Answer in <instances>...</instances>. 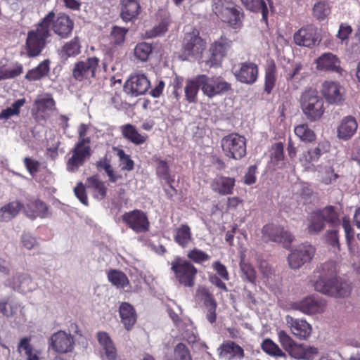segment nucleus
<instances>
[{
    "label": "nucleus",
    "instance_id": "58",
    "mask_svg": "<svg viewBox=\"0 0 360 360\" xmlns=\"http://www.w3.org/2000/svg\"><path fill=\"white\" fill-rule=\"evenodd\" d=\"M188 257L195 262H201L209 259V255L204 252L194 249L188 254Z\"/></svg>",
    "mask_w": 360,
    "mask_h": 360
},
{
    "label": "nucleus",
    "instance_id": "17",
    "mask_svg": "<svg viewBox=\"0 0 360 360\" xmlns=\"http://www.w3.org/2000/svg\"><path fill=\"white\" fill-rule=\"evenodd\" d=\"M292 334L300 340H306L311 333V326L304 320L295 319L288 315L285 318Z\"/></svg>",
    "mask_w": 360,
    "mask_h": 360
},
{
    "label": "nucleus",
    "instance_id": "2",
    "mask_svg": "<svg viewBox=\"0 0 360 360\" xmlns=\"http://www.w3.org/2000/svg\"><path fill=\"white\" fill-rule=\"evenodd\" d=\"M336 264L327 261L317 266L309 276L308 283L314 290L334 297H345L349 295L350 285L336 278Z\"/></svg>",
    "mask_w": 360,
    "mask_h": 360
},
{
    "label": "nucleus",
    "instance_id": "13",
    "mask_svg": "<svg viewBox=\"0 0 360 360\" xmlns=\"http://www.w3.org/2000/svg\"><path fill=\"white\" fill-rule=\"evenodd\" d=\"M50 346L55 352L66 354L72 351L75 341L73 336L63 330H59L51 337Z\"/></svg>",
    "mask_w": 360,
    "mask_h": 360
},
{
    "label": "nucleus",
    "instance_id": "10",
    "mask_svg": "<svg viewBox=\"0 0 360 360\" xmlns=\"http://www.w3.org/2000/svg\"><path fill=\"white\" fill-rule=\"evenodd\" d=\"M122 220L127 226L134 232L139 233L149 230V221L146 214L140 210H134L125 212L122 216Z\"/></svg>",
    "mask_w": 360,
    "mask_h": 360
},
{
    "label": "nucleus",
    "instance_id": "24",
    "mask_svg": "<svg viewBox=\"0 0 360 360\" xmlns=\"http://www.w3.org/2000/svg\"><path fill=\"white\" fill-rule=\"evenodd\" d=\"M317 68L325 71H333L340 73V62L335 55L325 53L316 59Z\"/></svg>",
    "mask_w": 360,
    "mask_h": 360
},
{
    "label": "nucleus",
    "instance_id": "53",
    "mask_svg": "<svg viewBox=\"0 0 360 360\" xmlns=\"http://www.w3.org/2000/svg\"><path fill=\"white\" fill-rule=\"evenodd\" d=\"M324 221L321 219H318V214H314L312 220L308 226V232L310 234H316L324 229Z\"/></svg>",
    "mask_w": 360,
    "mask_h": 360
},
{
    "label": "nucleus",
    "instance_id": "12",
    "mask_svg": "<svg viewBox=\"0 0 360 360\" xmlns=\"http://www.w3.org/2000/svg\"><path fill=\"white\" fill-rule=\"evenodd\" d=\"M172 269L175 271L180 283L188 287H192L194 285L197 270L189 262L180 261L176 264H172Z\"/></svg>",
    "mask_w": 360,
    "mask_h": 360
},
{
    "label": "nucleus",
    "instance_id": "26",
    "mask_svg": "<svg viewBox=\"0 0 360 360\" xmlns=\"http://www.w3.org/2000/svg\"><path fill=\"white\" fill-rule=\"evenodd\" d=\"M96 337L102 349L105 352L106 358L108 360H115L117 358V349L109 335L106 332L99 331L97 333Z\"/></svg>",
    "mask_w": 360,
    "mask_h": 360
},
{
    "label": "nucleus",
    "instance_id": "59",
    "mask_svg": "<svg viewBox=\"0 0 360 360\" xmlns=\"http://www.w3.org/2000/svg\"><path fill=\"white\" fill-rule=\"evenodd\" d=\"M322 150L323 147L320 143L314 148L309 150L307 155H305L306 161L311 162L317 160L321 155Z\"/></svg>",
    "mask_w": 360,
    "mask_h": 360
},
{
    "label": "nucleus",
    "instance_id": "34",
    "mask_svg": "<svg viewBox=\"0 0 360 360\" xmlns=\"http://www.w3.org/2000/svg\"><path fill=\"white\" fill-rule=\"evenodd\" d=\"M278 233H282V226L269 224L265 225L262 229V238L265 243L269 241L276 242L279 240Z\"/></svg>",
    "mask_w": 360,
    "mask_h": 360
},
{
    "label": "nucleus",
    "instance_id": "9",
    "mask_svg": "<svg viewBox=\"0 0 360 360\" xmlns=\"http://www.w3.org/2000/svg\"><path fill=\"white\" fill-rule=\"evenodd\" d=\"M90 138L79 141L72 149V155L68 161V168L70 171L77 170L82 166L86 158L91 155Z\"/></svg>",
    "mask_w": 360,
    "mask_h": 360
},
{
    "label": "nucleus",
    "instance_id": "48",
    "mask_svg": "<svg viewBox=\"0 0 360 360\" xmlns=\"http://www.w3.org/2000/svg\"><path fill=\"white\" fill-rule=\"evenodd\" d=\"M199 87H201V84L198 81V77L194 80L188 82L185 86V95L188 101H195Z\"/></svg>",
    "mask_w": 360,
    "mask_h": 360
},
{
    "label": "nucleus",
    "instance_id": "27",
    "mask_svg": "<svg viewBox=\"0 0 360 360\" xmlns=\"http://www.w3.org/2000/svg\"><path fill=\"white\" fill-rule=\"evenodd\" d=\"M140 10L138 0H122L121 18L125 22L136 18Z\"/></svg>",
    "mask_w": 360,
    "mask_h": 360
},
{
    "label": "nucleus",
    "instance_id": "57",
    "mask_svg": "<svg viewBox=\"0 0 360 360\" xmlns=\"http://www.w3.org/2000/svg\"><path fill=\"white\" fill-rule=\"evenodd\" d=\"M278 235L280 240H276V243H282L284 248H288L294 240V236L292 233L288 230H285L283 226L282 233H278Z\"/></svg>",
    "mask_w": 360,
    "mask_h": 360
},
{
    "label": "nucleus",
    "instance_id": "32",
    "mask_svg": "<svg viewBox=\"0 0 360 360\" xmlns=\"http://www.w3.org/2000/svg\"><path fill=\"white\" fill-rule=\"evenodd\" d=\"M86 186L89 188L94 190L96 198L103 199L106 195L107 188L98 176L94 175L87 178Z\"/></svg>",
    "mask_w": 360,
    "mask_h": 360
},
{
    "label": "nucleus",
    "instance_id": "61",
    "mask_svg": "<svg viewBox=\"0 0 360 360\" xmlns=\"http://www.w3.org/2000/svg\"><path fill=\"white\" fill-rule=\"evenodd\" d=\"M273 152L271 153V158L274 159L276 162L283 160V144L281 142H278L274 144L272 148Z\"/></svg>",
    "mask_w": 360,
    "mask_h": 360
},
{
    "label": "nucleus",
    "instance_id": "30",
    "mask_svg": "<svg viewBox=\"0 0 360 360\" xmlns=\"http://www.w3.org/2000/svg\"><path fill=\"white\" fill-rule=\"evenodd\" d=\"M120 130L124 139L136 145H141L146 140V136L139 134L136 127L131 124L121 126Z\"/></svg>",
    "mask_w": 360,
    "mask_h": 360
},
{
    "label": "nucleus",
    "instance_id": "6",
    "mask_svg": "<svg viewBox=\"0 0 360 360\" xmlns=\"http://www.w3.org/2000/svg\"><path fill=\"white\" fill-rule=\"evenodd\" d=\"M213 11L221 20L228 23L233 28L241 26V15L240 11L231 6L226 0H217L213 3Z\"/></svg>",
    "mask_w": 360,
    "mask_h": 360
},
{
    "label": "nucleus",
    "instance_id": "15",
    "mask_svg": "<svg viewBox=\"0 0 360 360\" xmlns=\"http://www.w3.org/2000/svg\"><path fill=\"white\" fill-rule=\"evenodd\" d=\"M149 87L150 82L144 75H135L130 76L124 89L127 94L137 96L146 92Z\"/></svg>",
    "mask_w": 360,
    "mask_h": 360
},
{
    "label": "nucleus",
    "instance_id": "16",
    "mask_svg": "<svg viewBox=\"0 0 360 360\" xmlns=\"http://www.w3.org/2000/svg\"><path fill=\"white\" fill-rule=\"evenodd\" d=\"M294 41L299 46L312 47L320 41L316 29L312 26L301 28L294 35Z\"/></svg>",
    "mask_w": 360,
    "mask_h": 360
},
{
    "label": "nucleus",
    "instance_id": "60",
    "mask_svg": "<svg viewBox=\"0 0 360 360\" xmlns=\"http://www.w3.org/2000/svg\"><path fill=\"white\" fill-rule=\"evenodd\" d=\"M287 352L290 354V356L295 359H305L306 352L302 348V345H297L295 343V345H293Z\"/></svg>",
    "mask_w": 360,
    "mask_h": 360
},
{
    "label": "nucleus",
    "instance_id": "63",
    "mask_svg": "<svg viewBox=\"0 0 360 360\" xmlns=\"http://www.w3.org/2000/svg\"><path fill=\"white\" fill-rule=\"evenodd\" d=\"M202 299L204 302V304L207 307V309L212 307H217V303L214 301L212 295L206 290H204L202 292Z\"/></svg>",
    "mask_w": 360,
    "mask_h": 360
},
{
    "label": "nucleus",
    "instance_id": "41",
    "mask_svg": "<svg viewBox=\"0 0 360 360\" xmlns=\"http://www.w3.org/2000/svg\"><path fill=\"white\" fill-rule=\"evenodd\" d=\"M81 45L77 37L65 43L61 49V52L67 57H75L80 53Z\"/></svg>",
    "mask_w": 360,
    "mask_h": 360
},
{
    "label": "nucleus",
    "instance_id": "50",
    "mask_svg": "<svg viewBox=\"0 0 360 360\" xmlns=\"http://www.w3.org/2000/svg\"><path fill=\"white\" fill-rule=\"evenodd\" d=\"M276 82V67L269 66L266 70L264 91L269 94L272 91Z\"/></svg>",
    "mask_w": 360,
    "mask_h": 360
},
{
    "label": "nucleus",
    "instance_id": "11",
    "mask_svg": "<svg viewBox=\"0 0 360 360\" xmlns=\"http://www.w3.org/2000/svg\"><path fill=\"white\" fill-rule=\"evenodd\" d=\"M99 61L96 57H90L76 63L72 70L73 77L78 81L95 77Z\"/></svg>",
    "mask_w": 360,
    "mask_h": 360
},
{
    "label": "nucleus",
    "instance_id": "7",
    "mask_svg": "<svg viewBox=\"0 0 360 360\" xmlns=\"http://www.w3.org/2000/svg\"><path fill=\"white\" fill-rule=\"evenodd\" d=\"M198 81L201 84L203 93L210 98L231 89V84L221 77H208L201 75L198 76Z\"/></svg>",
    "mask_w": 360,
    "mask_h": 360
},
{
    "label": "nucleus",
    "instance_id": "43",
    "mask_svg": "<svg viewBox=\"0 0 360 360\" xmlns=\"http://www.w3.org/2000/svg\"><path fill=\"white\" fill-rule=\"evenodd\" d=\"M34 105L39 112L53 111L56 109V102L50 95L36 99Z\"/></svg>",
    "mask_w": 360,
    "mask_h": 360
},
{
    "label": "nucleus",
    "instance_id": "3",
    "mask_svg": "<svg viewBox=\"0 0 360 360\" xmlns=\"http://www.w3.org/2000/svg\"><path fill=\"white\" fill-rule=\"evenodd\" d=\"M324 101L314 89H308L303 92L300 98L302 110L307 119L315 122L321 119L323 112Z\"/></svg>",
    "mask_w": 360,
    "mask_h": 360
},
{
    "label": "nucleus",
    "instance_id": "20",
    "mask_svg": "<svg viewBox=\"0 0 360 360\" xmlns=\"http://www.w3.org/2000/svg\"><path fill=\"white\" fill-rule=\"evenodd\" d=\"M291 307L294 310H299L307 314H313L321 311V302L314 296H308L300 302L292 303Z\"/></svg>",
    "mask_w": 360,
    "mask_h": 360
},
{
    "label": "nucleus",
    "instance_id": "38",
    "mask_svg": "<svg viewBox=\"0 0 360 360\" xmlns=\"http://www.w3.org/2000/svg\"><path fill=\"white\" fill-rule=\"evenodd\" d=\"M248 9L254 12H261L262 20L267 22L268 8L264 0H242Z\"/></svg>",
    "mask_w": 360,
    "mask_h": 360
},
{
    "label": "nucleus",
    "instance_id": "40",
    "mask_svg": "<svg viewBox=\"0 0 360 360\" xmlns=\"http://www.w3.org/2000/svg\"><path fill=\"white\" fill-rule=\"evenodd\" d=\"M30 338L25 337L22 338L18 347V349H23L25 354L27 357V360H39V354L37 350H35L32 345L30 343Z\"/></svg>",
    "mask_w": 360,
    "mask_h": 360
},
{
    "label": "nucleus",
    "instance_id": "21",
    "mask_svg": "<svg viewBox=\"0 0 360 360\" xmlns=\"http://www.w3.org/2000/svg\"><path fill=\"white\" fill-rule=\"evenodd\" d=\"M257 65L250 62L242 63L240 70L235 73L238 81L248 84H253L257 80Z\"/></svg>",
    "mask_w": 360,
    "mask_h": 360
},
{
    "label": "nucleus",
    "instance_id": "46",
    "mask_svg": "<svg viewBox=\"0 0 360 360\" xmlns=\"http://www.w3.org/2000/svg\"><path fill=\"white\" fill-rule=\"evenodd\" d=\"M295 133L303 141L311 142L316 137L314 132L306 124L297 126L295 128Z\"/></svg>",
    "mask_w": 360,
    "mask_h": 360
},
{
    "label": "nucleus",
    "instance_id": "33",
    "mask_svg": "<svg viewBox=\"0 0 360 360\" xmlns=\"http://www.w3.org/2000/svg\"><path fill=\"white\" fill-rule=\"evenodd\" d=\"M107 276L109 282L117 288H124L129 284L127 275L120 270L110 269Z\"/></svg>",
    "mask_w": 360,
    "mask_h": 360
},
{
    "label": "nucleus",
    "instance_id": "36",
    "mask_svg": "<svg viewBox=\"0 0 360 360\" xmlns=\"http://www.w3.org/2000/svg\"><path fill=\"white\" fill-rule=\"evenodd\" d=\"M221 355L230 354L229 359L238 357L242 359L244 356L243 349L239 345H236L234 342L227 341L222 344L220 347Z\"/></svg>",
    "mask_w": 360,
    "mask_h": 360
},
{
    "label": "nucleus",
    "instance_id": "35",
    "mask_svg": "<svg viewBox=\"0 0 360 360\" xmlns=\"http://www.w3.org/2000/svg\"><path fill=\"white\" fill-rule=\"evenodd\" d=\"M96 168L99 172L105 171L109 177V181L112 183L116 182L118 179L121 178L120 175L115 173L108 155H105L96 162Z\"/></svg>",
    "mask_w": 360,
    "mask_h": 360
},
{
    "label": "nucleus",
    "instance_id": "54",
    "mask_svg": "<svg viewBox=\"0 0 360 360\" xmlns=\"http://www.w3.org/2000/svg\"><path fill=\"white\" fill-rule=\"evenodd\" d=\"M278 336L279 342L286 352H288L291 347H292L293 345H295L296 342L288 334H287L285 331H278Z\"/></svg>",
    "mask_w": 360,
    "mask_h": 360
},
{
    "label": "nucleus",
    "instance_id": "49",
    "mask_svg": "<svg viewBox=\"0 0 360 360\" xmlns=\"http://www.w3.org/2000/svg\"><path fill=\"white\" fill-rule=\"evenodd\" d=\"M151 52L152 46L146 42L138 44L134 49L135 56L142 61L147 60Z\"/></svg>",
    "mask_w": 360,
    "mask_h": 360
},
{
    "label": "nucleus",
    "instance_id": "1",
    "mask_svg": "<svg viewBox=\"0 0 360 360\" xmlns=\"http://www.w3.org/2000/svg\"><path fill=\"white\" fill-rule=\"evenodd\" d=\"M51 25L53 32L61 38H68L71 34L74 23L70 17L63 13L56 17L55 13L49 12L36 25L28 31L24 46L29 58L39 56L50 41Z\"/></svg>",
    "mask_w": 360,
    "mask_h": 360
},
{
    "label": "nucleus",
    "instance_id": "62",
    "mask_svg": "<svg viewBox=\"0 0 360 360\" xmlns=\"http://www.w3.org/2000/svg\"><path fill=\"white\" fill-rule=\"evenodd\" d=\"M6 73L8 79H12L21 75L23 71L22 65L20 63H16L13 68L6 69Z\"/></svg>",
    "mask_w": 360,
    "mask_h": 360
},
{
    "label": "nucleus",
    "instance_id": "64",
    "mask_svg": "<svg viewBox=\"0 0 360 360\" xmlns=\"http://www.w3.org/2000/svg\"><path fill=\"white\" fill-rule=\"evenodd\" d=\"M326 240L332 246H339L338 231L336 230L327 231L326 234Z\"/></svg>",
    "mask_w": 360,
    "mask_h": 360
},
{
    "label": "nucleus",
    "instance_id": "56",
    "mask_svg": "<svg viewBox=\"0 0 360 360\" xmlns=\"http://www.w3.org/2000/svg\"><path fill=\"white\" fill-rule=\"evenodd\" d=\"M23 162L30 174L33 175L39 172L40 162L38 160L26 157L24 158Z\"/></svg>",
    "mask_w": 360,
    "mask_h": 360
},
{
    "label": "nucleus",
    "instance_id": "47",
    "mask_svg": "<svg viewBox=\"0 0 360 360\" xmlns=\"http://www.w3.org/2000/svg\"><path fill=\"white\" fill-rule=\"evenodd\" d=\"M240 268L243 277L250 283L255 284L257 276L254 267L242 259L240 262Z\"/></svg>",
    "mask_w": 360,
    "mask_h": 360
},
{
    "label": "nucleus",
    "instance_id": "14",
    "mask_svg": "<svg viewBox=\"0 0 360 360\" xmlns=\"http://www.w3.org/2000/svg\"><path fill=\"white\" fill-rule=\"evenodd\" d=\"M22 209L25 215L31 219H35L37 217L44 219L50 215L48 205L39 198L28 200Z\"/></svg>",
    "mask_w": 360,
    "mask_h": 360
},
{
    "label": "nucleus",
    "instance_id": "31",
    "mask_svg": "<svg viewBox=\"0 0 360 360\" xmlns=\"http://www.w3.org/2000/svg\"><path fill=\"white\" fill-rule=\"evenodd\" d=\"M159 174H161L162 179L165 181L164 191L166 195L172 198L176 194V190L172 185L174 180L172 179L167 174V165L164 161H159Z\"/></svg>",
    "mask_w": 360,
    "mask_h": 360
},
{
    "label": "nucleus",
    "instance_id": "22",
    "mask_svg": "<svg viewBox=\"0 0 360 360\" xmlns=\"http://www.w3.org/2000/svg\"><path fill=\"white\" fill-rule=\"evenodd\" d=\"M8 285L23 293L31 292L35 288V283L27 274H16L11 281H8Z\"/></svg>",
    "mask_w": 360,
    "mask_h": 360
},
{
    "label": "nucleus",
    "instance_id": "42",
    "mask_svg": "<svg viewBox=\"0 0 360 360\" xmlns=\"http://www.w3.org/2000/svg\"><path fill=\"white\" fill-rule=\"evenodd\" d=\"M216 184L218 192L222 195H229L232 193V190L235 185V179L231 177L221 176L216 180Z\"/></svg>",
    "mask_w": 360,
    "mask_h": 360
},
{
    "label": "nucleus",
    "instance_id": "18",
    "mask_svg": "<svg viewBox=\"0 0 360 360\" xmlns=\"http://www.w3.org/2000/svg\"><path fill=\"white\" fill-rule=\"evenodd\" d=\"M322 93L331 104H338L344 100L343 89L336 82H326L323 85Z\"/></svg>",
    "mask_w": 360,
    "mask_h": 360
},
{
    "label": "nucleus",
    "instance_id": "55",
    "mask_svg": "<svg viewBox=\"0 0 360 360\" xmlns=\"http://www.w3.org/2000/svg\"><path fill=\"white\" fill-rule=\"evenodd\" d=\"M74 192L76 197L83 205L86 206L89 205L86 188L83 183H78L74 188Z\"/></svg>",
    "mask_w": 360,
    "mask_h": 360
},
{
    "label": "nucleus",
    "instance_id": "44",
    "mask_svg": "<svg viewBox=\"0 0 360 360\" xmlns=\"http://www.w3.org/2000/svg\"><path fill=\"white\" fill-rule=\"evenodd\" d=\"M128 29L118 26H113L109 38L111 44L121 45L124 42Z\"/></svg>",
    "mask_w": 360,
    "mask_h": 360
},
{
    "label": "nucleus",
    "instance_id": "39",
    "mask_svg": "<svg viewBox=\"0 0 360 360\" xmlns=\"http://www.w3.org/2000/svg\"><path fill=\"white\" fill-rule=\"evenodd\" d=\"M262 349L267 354L274 357H283L285 359L287 355L280 347L274 342L271 339L266 338L262 343Z\"/></svg>",
    "mask_w": 360,
    "mask_h": 360
},
{
    "label": "nucleus",
    "instance_id": "52",
    "mask_svg": "<svg viewBox=\"0 0 360 360\" xmlns=\"http://www.w3.org/2000/svg\"><path fill=\"white\" fill-rule=\"evenodd\" d=\"M174 360H192L190 352L183 343H179L174 348Z\"/></svg>",
    "mask_w": 360,
    "mask_h": 360
},
{
    "label": "nucleus",
    "instance_id": "4",
    "mask_svg": "<svg viewBox=\"0 0 360 360\" xmlns=\"http://www.w3.org/2000/svg\"><path fill=\"white\" fill-rule=\"evenodd\" d=\"M206 49V42L198 30L186 33L184 36L180 58L183 60H195L202 57Z\"/></svg>",
    "mask_w": 360,
    "mask_h": 360
},
{
    "label": "nucleus",
    "instance_id": "29",
    "mask_svg": "<svg viewBox=\"0 0 360 360\" xmlns=\"http://www.w3.org/2000/svg\"><path fill=\"white\" fill-rule=\"evenodd\" d=\"M50 60L45 59L36 68L29 70L25 76L28 81H37L47 76L50 71Z\"/></svg>",
    "mask_w": 360,
    "mask_h": 360
},
{
    "label": "nucleus",
    "instance_id": "5",
    "mask_svg": "<svg viewBox=\"0 0 360 360\" xmlns=\"http://www.w3.org/2000/svg\"><path fill=\"white\" fill-rule=\"evenodd\" d=\"M224 155L229 158L240 160L246 155L245 139L238 134H230L221 140Z\"/></svg>",
    "mask_w": 360,
    "mask_h": 360
},
{
    "label": "nucleus",
    "instance_id": "8",
    "mask_svg": "<svg viewBox=\"0 0 360 360\" xmlns=\"http://www.w3.org/2000/svg\"><path fill=\"white\" fill-rule=\"evenodd\" d=\"M315 252V248L309 243L300 244L288 255V260L290 267L292 269H300L305 263L311 261Z\"/></svg>",
    "mask_w": 360,
    "mask_h": 360
},
{
    "label": "nucleus",
    "instance_id": "19",
    "mask_svg": "<svg viewBox=\"0 0 360 360\" xmlns=\"http://www.w3.org/2000/svg\"><path fill=\"white\" fill-rule=\"evenodd\" d=\"M121 323L127 330L132 329L137 321V314L134 307L129 302H122L119 307Z\"/></svg>",
    "mask_w": 360,
    "mask_h": 360
},
{
    "label": "nucleus",
    "instance_id": "28",
    "mask_svg": "<svg viewBox=\"0 0 360 360\" xmlns=\"http://www.w3.org/2000/svg\"><path fill=\"white\" fill-rule=\"evenodd\" d=\"M24 207L18 200L10 202L0 208V221L8 222L15 217Z\"/></svg>",
    "mask_w": 360,
    "mask_h": 360
},
{
    "label": "nucleus",
    "instance_id": "51",
    "mask_svg": "<svg viewBox=\"0 0 360 360\" xmlns=\"http://www.w3.org/2000/svg\"><path fill=\"white\" fill-rule=\"evenodd\" d=\"M117 156L120 158V166L122 170L131 171L134 169V162L130 156L125 153L122 149L117 150Z\"/></svg>",
    "mask_w": 360,
    "mask_h": 360
},
{
    "label": "nucleus",
    "instance_id": "37",
    "mask_svg": "<svg viewBox=\"0 0 360 360\" xmlns=\"http://www.w3.org/2000/svg\"><path fill=\"white\" fill-rule=\"evenodd\" d=\"M316 213L318 214V219H321L323 221L328 222L333 226L340 224L338 214L333 206H327L323 210L316 212Z\"/></svg>",
    "mask_w": 360,
    "mask_h": 360
},
{
    "label": "nucleus",
    "instance_id": "45",
    "mask_svg": "<svg viewBox=\"0 0 360 360\" xmlns=\"http://www.w3.org/2000/svg\"><path fill=\"white\" fill-rule=\"evenodd\" d=\"M174 238L180 245L186 246L191 240L190 228L187 225H181L176 229Z\"/></svg>",
    "mask_w": 360,
    "mask_h": 360
},
{
    "label": "nucleus",
    "instance_id": "25",
    "mask_svg": "<svg viewBox=\"0 0 360 360\" xmlns=\"http://www.w3.org/2000/svg\"><path fill=\"white\" fill-rule=\"evenodd\" d=\"M357 126L354 117L352 116L345 117L338 128V137L343 140L349 139L356 131Z\"/></svg>",
    "mask_w": 360,
    "mask_h": 360
},
{
    "label": "nucleus",
    "instance_id": "23",
    "mask_svg": "<svg viewBox=\"0 0 360 360\" xmlns=\"http://www.w3.org/2000/svg\"><path fill=\"white\" fill-rule=\"evenodd\" d=\"M227 45L221 41H215L212 44L209 52V58L206 60V65L209 67H216L221 64L226 55Z\"/></svg>",
    "mask_w": 360,
    "mask_h": 360
}]
</instances>
